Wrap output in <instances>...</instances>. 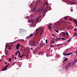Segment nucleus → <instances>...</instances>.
I'll list each match as a JSON object with an SVG mask.
<instances>
[{
  "label": "nucleus",
  "mask_w": 77,
  "mask_h": 77,
  "mask_svg": "<svg viewBox=\"0 0 77 77\" xmlns=\"http://www.w3.org/2000/svg\"><path fill=\"white\" fill-rule=\"evenodd\" d=\"M25 33H26V30H25L24 31L20 30L19 31V34L20 36H23V35H24Z\"/></svg>",
  "instance_id": "1"
},
{
  "label": "nucleus",
  "mask_w": 77,
  "mask_h": 77,
  "mask_svg": "<svg viewBox=\"0 0 77 77\" xmlns=\"http://www.w3.org/2000/svg\"><path fill=\"white\" fill-rule=\"evenodd\" d=\"M40 31V36L41 37V36H42V35L43 33V32H44V28H39Z\"/></svg>",
  "instance_id": "2"
},
{
  "label": "nucleus",
  "mask_w": 77,
  "mask_h": 77,
  "mask_svg": "<svg viewBox=\"0 0 77 77\" xmlns=\"http://www.w3.org/2000/svg\"><path fill=\"white\" fill-rule=\"evenodd\" d=\"M36 44V42L35 41L29 42V44L30 46H33Z\"/></svg>",
  "instance_id": "3"
},
{
  "label": "nucleus",
  "mask_w": 77,
  "mask_h": 77,
  "mask_svg": "<svg viewBox=\"0 0 77 77\" xmlns=\"http://www.w3.org/2000/svg\"><path fill=\"white\" fill-rule=\"evenodd\" d=\"M51 43H52L53 44H54V43H55V41L54 40H51V47H54V46H52L51 45Z\"/></svg>",
  "instance_id": "4"
},
{
  "label": "nucleus",
  "mask_w": 77,
  "mask_h": 77,
  "mask_svg": "<svg viewBox=\"0 0 77 77\" xmlns=\"http://www.w3.org/2000/svg\"><path fill=\"white\" fill-rule=\"evenodd\" d=\"M71 63H68V65H67V66L66 67V68H68L69 67L71 66Z\"/></svg>",
  "instance_id": "5"
},
{
  "label": "nucleus",
  "mask_w": 77,
  "mask_h": 77,
  "mask_svg": "<svg viewBox=\"0 0 77 77\" xmlns=\"http://www.w3.org/2000/svg\"><path fill=\"white\" fill-rule=\"evenodd\" d=\"M51 25H52V24H50L48 26V28H49L50 30H51Z\"/></svg>",
  "instance_id": "6"
},
{
  "label": "nucleus",
  "mask_w": 77,
  "mask_h": 77,
  "mask_svg": "<svg viewBox=\"0 0 77 77\" xmlns=\"http://www.w3.org/2000/svg\"><path fill=\"white\" fill-rule=\"evenodd\" d=\"M38 30H39V29H36V32L35 33V35H38Z\"/></svg>",
  "instance_id": "7"
},
{
  "label": "nucleus",
  "mask_w": 77,
  "mask_h": 77,
  "mask_svg": "<svg viewBox=\"0 0 77 77\" xmlns=\"http://www.w3.org/2000/svg\"><path fill=\"white\" fill-rule=\"evenodd\" d=\"M62 34L63 35V36H65V32H63L61 33L60 35H61V36H62Z\"/></svg>",
  "instance_id": "8"
},
{
  "label": "nucleus",
  "mask_w": 77,
  "mask_h": 77,
  "mask_svg": "<svg viewBox=\"0 0 77 77\" xmlns=\"http://www.w3.org/2000/svg\"><path fill=\"white\" fill-rule=\"evenodd\" d=\"M43 10H44V8H42V9H39L38 10V11L39 12H42V11H43Z\"/></svg>",
  "instance_id": "9"
},
{
  "label": "nucleus",
  "mask_w": 77,
  "mask_h": 77,
  "mask_svg": "<svg viewBox=\"0 0 77 77\" xmlns=\"http://www.w3.org/2000/svg\"><path fill=\"white\" fill-rule=\"evenodd\" d=\"M47 8H45V10L43 12V13H44V14H45V15H43V17H44V16H45V12H46V10H47Z\"/></svg>",
  "instance_id": "10"
},
{
  "label": "nucleus",
  "mask_w": 77,
  "mask_h": 77,
  "mask_svg": "<svg viewBox=\"0 0 77 77\" xmlns=\"http://www.w3.org/2000/svg\"><path fill=\"white\" fill-rule=\"evenodd\" d=\"M39 45H41V47L40 48H42V47H44V45L43 44V43H41Z\"/></svg>",
  "instance_id": "11"
},
{
  "label": "nucleus",
  "mask_w": 77,
  "mask_h": 77,
  "mask_svg": "<svg viewBox=\"0 0 77 77\" xmlns=\"http://www.w3.org/2000/svg\"><path fill=\"white\" fill-rule=\"evenodd\" d=\"M26 56V55H24V54H23V55H22V56H20V57H20V58H21L23 57V56Z\"/></svg>",
  "instance_id": "12"
},
{
  "label": "nucleus",
  "mask_w": 77,
  "mask_h": 77,
  "mask_svg": "<svg viewBox=\"0 0 77 77\" xmlns=\"http://www.w3.org/2000/svg\"><path fill=\"white\" fill-rule=\"evenodd\" d=\"M35 35V33L30 34L29 35V36L31 38V37H32V36H33V35Z\"/></svg>",
  "instance_id": "13"
},
{
  "label": "nucleus",
  "mask_w": 77,
  "mask_h": 77,
  "mask_svg": "<svg viewBox=\"0 0 77 77\" xmlns=\"http://www.w3.org/2000/svg\"><path fill=\"white\" fill-rule=\"evenodd\" d=\"M26 39H30L31 38V37H30V35L29 36H27L26 37Z\"/></svg>",
  "instance_id": "14"
},
{
  "label": "nucleus",
  "mask_w": 77,
  "mask_h": 77,
  "mask_svg": "<svg viewBox=\"0 0 77 77\" xmlns=\"http://www.w3.org/2000/svg\"><path fill=\"white\" fill-rule=\"evenodd\" d=\"M41 16L38 17V19L36 20V21H39V20L38 19H39V18H41Z\"/></svg>",
  "instance_id": "15"
},
{
  "label": "nucleus",
  "mask_w": 77,
  "mask_h": 77,
  "mask_svg": "<svg viewBox=\"0 0 77 77\" xmlns=\"http://www.w3.org/2000/svg\"><path fill=\"white\" fill-rule=\"evenodd\" d=\"M7 69V68H3L2 70V71H4V70H5V69Z\"/></svg>",
  "instance_id": "16"
},
{
  "label": "nucleus",
  "mask_w": 77,
  "mask_h": 77,
  "mask_svg": "<svg viewBox=\"0 0 77 77\" xmlns=\"http://www.w3.org/2000/svg\"><path fill=\"white\" fill-rule=\"evenodd\" d=\"M60 23H61V22H60V21L59 22H56V23H55V24H60Z\"/></svg>",
  "instance_id": "17"
},
{
  "label": "nucleus",
  "mask_w": 77,
  "mask_h": 77,
  "mask_svg": "<svg viewBox=\"0 0 77 77\" xmlns=\"http://www.w3.org/2000/svg\"><path fill=\"white\" fill-rule=\"evenodd\" d=\"M74 35H73V37H74V36H77V33H76V32H75L74 33Z\"/></svg>",
  "instance_id": "18"
},
{
  "label": "nucleus",
  "mask_w": 77,
  "mask_h": 77,
  "mask_svg": "<svg viewBox=\"0 0 77 77\" xmlns=\"http://www.w3.org/2000/svg\"><path fill=\"white\" fill-rule=\"evenodd\" d=\"M63 54L64 56H67V54H66L65 53L63 52Z\"/></svg>",
  "instance_id": "19"
},
{
  "label": "nucleus",
  "mask_w": 77,
  "mask_h": 77,
  "mask_svg": "<svg viewBox=\"0 0 77 77\" xmlns=\"http://www.w3.org/2000/svg\"><path fill=\"white\" fill-rule=\"evenodd\" d=\"M18 52H19V50L16 51V52L15 53L16 55H18Z\"/></svg>",
  "instance_id": "20"
},
{
  "label": "nucleus",
  "mask_w": 77,
  "mask_h": 77,
  "mask_svg": "<svg viewBox=\"0 0 77 77\" xmlns=\"http://www.w3.org/2000/svg\"><path fill=\"white\" fill-rule=\"evenodd\" d=\"M72 38H70V39H69L68 40V42H70V41H71V39H72Z\"/></svg>",
  "instance_id": "21"
},
{
  "label": "nucleus",
  "mask_w": 77,
  "mask_h": 77,
  "mask_svg": "<svg viewBox=\"0 0 77 77\" xmlns=\"http://www.w3.org/2000/svg\"><path fill=\"white\" fill-rule=\"evenodd\" d=\"M6 51V55H8V51L5 50Z\"/></svg>",
  "instance_id": "22"
},
{
  "label": "nucleus",
  "mask_w": 77,
  "mask_h": 77,
  "mask_svg": "<svg viewBox=\"0 0 77 77\" xmlns=\"http://www.w3.org/2000/svg\"><path fill=\"white\" fill-rule=\"evenodd\" d=\"M9 65V63L8 64H7L6 66H5V67H4V68H7L8 67Z\"/></svg>",
  "instance_id": "23"
},
{
  "label": "nucleus",
  "mask_w": 77,
  "mask_h": 77,
  "mask_svg": "<svg viewBox=\"0 0 77 77\" xmlns=\"http://www.w3.org/2000/svg\"><path fill=\"white\" fill-rule=\"evenodd\" d=\"M72 54V53H69L68 54H67V56H69V55H71Z\"/></svg>",
  "instance_id": "24"
},
{
  "label": "nucleus",
  "mask_w": 77,
  "mask_h": 77,
  "mask_svg": "<svg viewBox=\"0 0 77 77\" xmlns=\"http://www.w3.org/2000/svg\"><path fill=\"white\" fill-rule=\"evenodd\" d=\"M19 53V55H18V57H20V54H20V51H19V52H18Z\"/></svg>",
  "instance_id": "25"
},
{
  "label": "nucleus",
  "mask_w": 77,
  "mask_h": 77,
  "mask_svg": "<svg viewBox=\"0 0 77 77\" xmlns=\"http://www.w3.org/2000/svg\"><path fill=\"white\" fill-rule=\"evenodd\" d=\"M36 51H33V53L34 54H36Z\"/></svg>",
  "instance_id": "26"
},
{
  "label": "nucleus",
  "mask_w": 77,
  "mask_h": 77,
  "mask_svg": "<svg viewBox=\"0 0 77 77\" xmlns=\"http://www.w3.org/2000/svg\"><path fill=\"white\" fill-rule=\"evenodd\" d=\"M55 30L57 33H59V30H56V29H55Z\"/></svg>",
  "instance_id": "27"
},
{
  "label": "nucleus",
  "mask_w": 77,
  "mask_h": 77,
  "mask_svg": "<svg viewBox=\"0 0 77 77\" xmlns=\"http://www.w3.org/2000/svg\"><path fill=\"white\" fill-rule=\"evenodd\" d=\"M20 44H18L17 45V46L18 47H20Z\"/></svg>",
  "instance_id": "28"
},
{
  "label": "nucleus",
  "mask_w": 77,
  "mask_h": 77,
  "mask_svg": "<svg viewBox=\"0 0 77 77\" xmlns=\"http://www.w3.org/2000/svg\"><path fill=\"white\" fill-rule=\"evenodd\" d=\"M60 39H62V40H66V39H65V38H60Z\"/></svg>",
  "instance_id": "29"
},
{
  "label": "nucleus",
  "mask_w": 77,
  "mask_h": 77,
  "mask_svg": "<svg viewBox=\"0 0 77 77\" xmlns=\"http://www.w3.org/2000/svg\"><path fill=\"white\" fill-rule=\"evenodd\" d=\"M12 45H11L9 48V50H11L12 49V47L11 48V47H12Z\"/></svg>",
  "instance_id": "30"
},
{
  "label": "nucleus",
  "mask_w": 77,
  "mask_h": 77,
  "mask_svg": "<svg viewBox=\"0 0 77 77\" xmlns=\"http://www.w3.org/2000/svg\"><path fill=\"white\" fill-rule=\"evenodd\" d=\"M44 52H40L39 53V55H41V54H42V53H43Z\"/></svg>",
  "instance_id": "31"
},
{
  "label": "nucleus",
  "mask_w": 77,
  "mask_h": 77,
  "mask_svg": "<svg viewBox=\"0 0 77 77\" xmlns=\"http://www.w3.org/2000/svg\"><path fill=\"white\" fill-rule=\"evenodd\" d=\"M11 60H12V59L11 58H9L8 60L9 62H10V61H11Z\"/></svg>",
  "instance_id": "32"
},
{
  "label": "nucleus",
  "mask_w": 77,
  "mask_h": 77,
  "mask_svg": "<svg viewBox=\"0 0 77 77\" xmlns=\"http://www.w3.org/2000/svg\"><path fill=\"white\" fill-rule=\"evenodd\" d=\"M66 60H68V58H65V59L64 60V61H66Z\"/></svg>",
  "instance_id": "33"
},
{
  "label": "nucleus",
  "mask_w": 77,
  "mask_h": 77,
  "mask_svg": "<svg viewBox=\"0 0 77 77\" xmlns=\"http://www.w3.org/2000/svg\"><path fill=\"white\" fill-rule=\"evenodd\" d=\"M63 18H64V19H65L66 20H68V18H67V17H63Z\"/></svg>",
  "instance_id": "34"
},
{
  "label": "nucleus",
  "mask_w": 77,
  "mask_h": 77,
  "mask_svg": "<svg viewBox=\"0 0 77 77\" xmlns=\"http://www.w3.org/2000/svg\"><path fill=\"white\" fill-rule=\"evenodd\" d=\"M60 38H57L56 39L57 40H58L59 41H60Z\"/></svg>",
  "instance_id": "35"
},
{
  "label": "nucleus",
  "mask_w": 77,
  "mask_h": 77,
  "mask_svg": "<svg viewBox=\"0 0 77 77\" xmlns=\"http://www.w3.org/2000/svg\"><path fill=\"white\" fill-rule=\"evenodd\" d=\"M19 48V47L18 46H16V49L17 50H18V49Z\"/></svg>",
  "instance_id": "36"
},
{
  "label": "nucleus",
  "mask_w": 77,
  "mask_h": 77,
  "mask_svg": "<svg viewBox=\"0 0 77 77\" xmlns=\"http://www.w3.org/2000/svg\"><path fill=\"white\" fill-rule=\"evenodd\" d=\"M48 42L47 41V39H46V43H47V44Z\"/></svg>",
  "instance_id": "37"
},
{
  "label": "nucleus",
  "mask_w": 77,
  "mask_h": 77,
  "mask_svg": "<svg viewBox=\"0 0 77 77\" xmlns=\"http://www.w3.org/2000/svg\"><path fill=\"white\" fill-rule=\"evenodd\" d=\"M52 35L53 36H54V37H55V36H56V35H55L53 34H52Z\"/></svg>",
  "instance_id": "38"
},
{
  "label": "nucleus",
  "mask_w": 77,
  "mask_h": 77,
  "mask_svg": "<svg viewBox=\"0 0 77 77\" xmlns=\"http://www.w3.org/2000/svg\"><path fill=\"white\" fill-rule=\"evenodd\" d=\"M8 47V45L5 46V47L6 48H5V50H6V48H7Z\"/></svg>",
  "instance_id": "39"
},
{
  "label": "nucleus",
  "mask_w": 77,
  "mask_h": 77,
  "mask_svg": "<svg viewBox=\"0 0 77 77\" xmlns=\"http://www.w3.org/2000/svg\"><path fill=\"white\" fill-rule=\"evenodd\" d=\"M76 30H77V29H75H75H74V31H76Z\"/></svg>",
  "instance_id": "40"
},
{
  "label": "nucleus",
  "mask_w": 77,
  "mask_h": 77,
  "mask_svg": "<svg viewBox=\"0 0 77 77\" xmlns=\"http://www.w3.org/2000/svg\"><path fill=\"white\" fill-rule=\"evenodd\" d=\"M32 4H30V5H29V7H30V8H31V6H32Z\"/></svg>",
  "instance_id": "41"
},
{
  "label": "nucleus",
  "mask_w": 77,
  "mask_h": 77,
  "mask_svg": "<svg viewBox=\"0 0 77 77\" xmlns=\"http://www.w3.org/2000/svg\"><path fill=\"white\" fill-rule=\"evenodd\" d=\"M74 22H75L76 23H77V21H75V20H74Z\"/></svg>",
  "instance_id": "42"
},
{
  "label": "nucleus",
  "mask_w": 77,
  "mask_h": 77,
  "mask_svg": "<svg viewBox=\"0 0 77 77\" xmlns=\"http://www.w3.org/2000/svg\"><path fill=\"white\" fill-rule=\"evenodd\" d=\"M75 24H76V26L77 27V22L75 23Z\"/></svg>",
  "instance_id": "43"
},
{
  "label": "nucleus",
  "mask_w": 77,
  "mask_h": 77,
  "mask_svg": "<svg viewBox=\"0 0 77 77\" xmlns=\"http://www.w3.org/2000/svg\"><path fill=\"white\" fill-rule=\"evenodd\" d=\"M29 50H28V52H27V54H29Z\"/></svg>",
  "instance_id": "44"
},
{
  "label": "nucleus",
  "mask_w": 77,
  "mask_h": 77,
  "mask_svg": "<svg viewBox=\"0 0 77 77\" xmlns=\"http://www.w3.org/2000/svg\"><path fill=\"white\" fill-rule=\"evenodd\" d=\"M69 20H71V21H73V20H72V19H70Z\"/></svg>",
  "instance_id": "45"
},
{
  "label": "nucleus",
  "mask_w": 77,
  "mask_h": 77,
  "mask_svg": "<svg viewBox=\"0 0 77 77\" xmlns=\"http://www.w3.org/2000/svg\"><path fill=\"white\" fill-rule=\"evenodd\" d=\"M66 35H68V33L67 32H66Z\"/></svg>",
  "instance_id": "46"
},
{
  "label": "nucleus",
  "mask_w": 77,
  "mask_h": 77,
  "mask_svg": "<svg viewBox=\"0 0 77 77\" xmlns=\"http://www.w3.org/2000/svg\"><path fill=\"white\" fill-rule=\"evenodd\" d=\"M67 69H68V68H66L65 69V70H67Z\"/></svg>",
  "instance_id": "47"
},
{
  "label": "nucleus",
  "mask_w": 77,
  "mask_h": 77,
  "mask_svg": "<svg viewBox=\"0 0 77 77\" xmlns=\"http://www.w3.org/2000/svg\"><path fill=\"white\" fill-rule=\"evenodd\" d=\"M12 56H13L12 58H13V59H14V55H13Z\"/></svg>",
  "instance_id": "48"
},
{
  "label": "nucleus",
  "mask_w": 77,
  "mask_h": 77,
  "mask_svg": "<svg viewBox=\"0 0 77 77\" xmlns=\"http://www.w3.org/2000/svg\"><path fill=\"white\" fill-rule=\"evenodd\" d=\"M35 7H34V9H33L32 10V11H35Z\"/></svg>",
  "instance_id": "49"
},
{
  "label": "nucleus",
  "mask_w": 77,
  "mask_h": 77,
  "mask_svg": "<svg viewBox=\"0 0 77 77\" xmlns=\"http://www.w3.org/2000/svg\"><path fill=\"white\" fill-rule=\"evenodd\" d=\"M17 63V61H16L15 62H14V63H13V64H15V63Z\"/></svg>",
  "instance_id": "50"
},
{
  "label": "nucleus",
  "mask_w": 77,
  "mask_h": 77,
  "mask_svg": "<svg viewBox=\"0 0 77 77\" xmlns=\"http://www.w3.org/2000/svg\"><path fill=\"white\" fill-rule=\"evenodd\" d=\"M35 6H38V4H36V5H35Z\"/></svg>",
  "instance_id": "51"
},
{
  "label": "nucleus",
  "mask_w": 77,
  "mask_h": 77,
  "mask_svg": "<svg viewBox=\"0 0 77 77\" xmlns=\"http://www.w3.org/2000/svg\"><path fill=\"white\" fill-rule=\"evenodd\" d=\"M11 44H15V42H13L11 43Z\"/></svg>",
  "instance_id": "52"
},
{
  "label": "nucleus",
  "mask_w": 77,
  "mask_h": 77,
  "mask_svg": "<svg viewBox=\"0 0 77 77\" xmlns=\"http://www.w3.org/2000/svg\"><path fill=\"white\" fill-rule=\"evenodd\" d=\"M71 12H72V11H73V10L72 9H71Z\"/></svg>",
  "instance_id": "53"
},
{
  "label": "nucleus",
  "mask_w": 77,
  "mask_h": 77,
  "mask_svg": "<svg viewBox=\"0 0 77 77\" xmlns=\"http://www.w3.org/2000/svg\"><path fill=\"white\" fill-rule=\"evenodd\" d=\"M28 56H29V55H27L26 56V57H28Z\"/></svg>",
  "instance_id": "54"
},
{
  "label": "nucleus",
  "mask_w": 77,
  "mask_h": 77,
  "mask_svg": "<svg viewBox=\"0 0 77 77\" xmlns=\"http://www.w3.org/2000/svg\"><path fill=\"white\" fill-rule=\"evenodd\" d=\"M74 3H75L74 2L72 3V4H74Z\"/></svg>",
  "instance_id": "55"
},
{
  "label": "nucleus",
  "mask_w": 77,
  "mask_h": 77,
  "mask_svg": "<svg viewBox=\"0 0 77 77\" xmlns=\"http://www.w3.org/2000/svg\"><path fill=\"white\" fill-rule=\"evenodd\" d=\"M59 45H58L56 46H57V47H59Z\"/></svg>",
  "instance_id": "56"
},
{
  "label": "nucleus",
  "mask_w": 77,
  "mask_h": 77,
  "mask_svg": "<svg viewBox=\"0 0 77 77\" xmlns=\"http://www.w3.org/2000/svg\"><path fill=\"white\" fill-rule=\"evenodd\" d=\"M29 23H30V20H28Z\"/></svg>",
  "instance_id": "57"
},
{
  "label": "nucleus",
  "mask_w": 77,
  "mask_h": 77,
  "mask_svg": "<svg viewBox=\"0 0 77 77\" xmlns=\"http://www.w3.org/2000/svg\"><path fill=\"white\" fill-rule=\"evenodd\" d=\"M75 62H77V59L75 60Z\"/></svg>",
  "instance_id": "58"
},
{
  "label": "nucleus",
  "mask_w": 77,
  "mask_h": 77,
  "mask_svg": "<svg viewBox=\"0 0 77 77\" xmlns=\"http://www.w3.org/2000/svg\"><path fill=\"white\" fill-rule=\"evenodd\" d=\"M46 56L47 57H48V54H46Z\"/></svg>",
  "instance_id": "59"
},
{
  "label": "nucleus",
  "mask_w": 77,
  "mask_h": 77,
  "mask_svg": "<svg viewBox=\"0 0 77 77\" xmlns=\"http://www.w3.org/2000/svg\"><path fill=\"white\" fill-rule=\"evenodd\" d=\"M41 42H43V41L42 40H41Z\"/></svg>",
  "instance_id": "60"
},
{
  "label": "nucleus",
  "mask_w": 77,
  "mask_h": 77,
  "mask_svg": "<svg viewBox=\"0 0 77 77\" xmlns=\"http://www.w3.org/2000/svg\"><path fill=\"white\" fill-rule=\"evenodd\" d=\"M75 53H76V54H77V51L75 52Z\"/></svg>",
  "instance_id": "61"
},
{
  "label": "nucleus",
  "mask_w": 77,
  "mask_h": 77,
  "mask_svg": "<svg viewBox=\"0 0 77 77\" xmlns=\"http://www.w3.org/2000/svg\"><path fill=\"white\" fill-rule=\"evenodd\" d=\"M21 41H24V40L23 39H21Z\"/></svg>",
  "instance_id": "62"
},
{
  "label": "nucleus",
  "mask_w": 77,
  "mask_h": 77,
  "mask_svg": "<svg viewBox=\"0 0 77 77\" xmlns=\"http://www.w3.org/2000/svg\"><path fill=\"white\" fill-rule=\"evenodd\" d=\"M15 59H17V57H15Z\"/></svg>",
  "instance_id": "63"
},
{
  "label": "nucleus",
  "mask_w": 77,
  "mask_h": 77,
  "mask_svg": "<svg viewBox=\"0 0 77 77\" xmlns=\"http://www.w3.org/2000/svg\"><path fill=\"white\" fill-rule=\"evenodd\" d=\"M69 50V49H67L66 50Z\"/></svg>",
  "instance_id": "64"
}]
</instances>
